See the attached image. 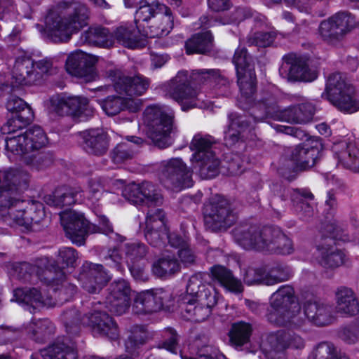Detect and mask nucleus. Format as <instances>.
Listing matches in <instances>:
<instances>
[{
  "label": "nucleus",
  "instance_id": "obj_8",
  "mask_svg": "<svg viewBox=\"0 0 359 359\" xmlns=\"http://www.w3.org/2000/svg\"><path fill=\"white\" fill-rule=\"evenodd\" d=\"M174 113L159 105H151L144 111V123L147 137L158 147L164 149L171 144L170 133L173 131Z\"/></svg>",
  "mask_w": 359,
  "mask_h": 359
},
{
  "label": "nucleus",
  "instance_id": "obj_56",
  "mask_svg": "<svg viewBox=\"0 0 359 359\" xmlns=\"http://www.w3.org/2000/svg\"><path fill=\"white\" fill-rule=\"evenodd\" d=\"M252 332V327L249 323L238 322L232 325L229 332L231 344L236 348L241 347L248 343Z\"/></svg>",
  "mask_w": 359,
  "mask_h": 359
},
{
  "label": "nucleus",
  "instance_id": "obj_53",
  "mask_svg": "<svg viewBox=\"0 0 359 359\" xmlns=\"http://www.w3.org/2000/svg\"><path fill=\"white\" fill-rule=\"evenodd\" d=\"M213 143L214 140L210 136L201 134L195 135L190 144L191 149L195 151L191 161L201 160L203 157L213 154L211 150Z\"/></svg>",
  "mask_w": 359,
  "mask_h": 359
},
{
  "label": "nucleus",
  "instance_id": "obj_57",
  "mask_svg": "<svg viewBox=\"0 0 359 359\" xmlns=\"http://www.w3.org/2000/svg\"><path fill=\"white\" fill-rule=\"evenodd\" d=\"M6 108L11 115L19 116L24 121H32L34 118L32 108L18 97H11L7 102Z\"/></svg>",
  "mask_w": 359,
  "mask_h": 359
},
{
  "label": "nucleus",
  "instance_id": "obj_17",
  "mask_svg": "<svg viewBox=\"0 0 359 359\" xmlns=\"http://www.w3.org/2000/svg\"><path fill=\"white\" fill-rule=\"evenodd\" d=\"M289 347L301 349L304 341L297 334L278 331L268 336L263 351L267 359H286L285 351Z\"/></svg>",
  "mask_w": 359,
  "mask_h": 359
},
{
  "label": "nucleus",
  "instance_id": "obj_12",
  "mask_svg": "<svg viewBox=\"0 0 359 359\" xmlns=\"http://www.w3.org/2000/svg\"><path fill=\"white\" fill-rule=\"evenodd\" d=\"M325 229L329 236L326 238L322 237L320 241L317 242L316 259L323 268H337L346 260L345 252L334 245V240L339 238V228L334 224H330L326 225Z\"/></svg>",
  "mask_w": 359,
  "mask_h": 359
},
{
  "label": "nucleus",
  "instance_id": "obj_48",
  "mask_svg": "<svg viewBox=\"0 0 359 359\" xmlns=\"http://www.w3.org/2000/svg\"><path fill=\"white\" fill-rule=\"evenodd\" d=\"M192 162L193 169L196 170L203 179H210L217 175L220 162L214 154H210L201 160Z\"/></svg>",
  "mask_w": 359,
  "mask_h": 359
},
{
  "label": "nucleus",
  "instance_id": "obj_24",
  "mask_svg": "<svg viewBox=\"0 0 359 359\" xmlns=\"http://www.w3.org/2000/svg\"><path fill=\"white\" fill-rule=\"evenodd\" d=\"M50 102L52 109L60 116L71 115L81 118L93 112L89 107L88 100L84 97L54 95Z\"/></svg>",
  "mask_w": 359,
  "mask_h": 359
},
{
  "label": "nucleus",
  "instance_id": "obj_61",
  "mask_svg": "<svg viewBox=\"0 0 359 359\" xmlns=\"http://www.w3.org/2000/svg\"><path fill=\"white\" fill-rule=\"evenodd\" d=\"M61 320L68 332L76 334L78 331V326L82 324L83 317L81 318L79 310L76 308H71L62 313Z\"/></svg>",
  "mask_w": 359,
  "mask_h": 359
},
{
  "label": "nucleus",
  "instance_id": "obj_49",
  "mask_svg": "<svg viewBox=\"0 0 359 359\" xmlns=\"http://www.w3.org/2000/svg\"><path fill=\"white\" fill-rule=\"evenodd\" d=\"M313 114V107L310 104L304 103L285 109L283 116L287 122L306 123L312 118Z\"/></svg>",
  "mask_w": 359,
  "mask_h": 359
},
{
  "label": "nucleus",
  "instance_id": "obj_6",
  "mask_svg": "<svg viewBox=\"0 0 359 359\" xmlns=\"http://www.w3.org/2000/svg\"><path fill=\"white\" fill-rule=\"evenodd\" d=\"M5 141L9 158L11 154L19 156L27 165L38 170L53 163L50 154L39 151L47 143L46 135L40 126H32L22 134L6 137Z\"/></svg>",
  "mask_w": 359,
  "mask_h": 359
},
{
  "label": "nucleus",
  "instance_id": "obj_50",
  "mask_svg": "<svg viewBox=\"0 0 359 359\" xmlns=\"http://www.w3.org/2000/svg\"><path fill=\"white\" fill-rule=\"evenodd\" d=\"M159 23L148 27L146 36L148 38L161 37L168 35L173 28V17L170 8L168 12H161L158 15Z\"/></svg>",
  "mask_w": 359,
  "mask_h": 359
},
{
  "label": "nucleus",
  "instance_id": "obj_26",
  "mask_svg": "<svg viewBox=\"0 0 359 359\" xmlns=\"http://www.w3.org/2000/svg\"><path fill=\"white\" fill-rule=\"evenodd\" d=\"M131 289L127 281L120 279L111 283L104 304L111 313L121 316L130 306Z\"/></svg>",
  "mask_w": 359,
  "mask_h": 359
},
{
  "label": "nucleus",
  "instance_id": "obj_40",
  "mask_svg": "<svg viewBox=\"0 0 359 359\" xmlns=\"http://www.w3.org/2000/svg\"><path fill=\"white\" fill-rule=\"evenodd\" d=\"M150 339V334L144 325H135L130 329V334L125 341L126 352L131 355L139 353L140 348Z\"/></svg>",
  "mask_w": 359,
  "mask_h": 359
},
{
  "label": "nucleus",
  "instance_id": "obj_29",
  "mask_svg": "<svg viewBox=\"0 0 359 359\" xmlns=\"http://www.w3.org/2000/svg\"><path fill=\"white\" fill-rule=\"evenodd\" d=\"M43 282L55 293L60 300L67 301L76 292V287L65 279V273L52 262L50 268L45 271Z\"/></svg>",
  "mask_w": 359,
  "mask_h": 359
},
{
  "label": "nucleus",
  "instance_id": "obj_62",
  "mask_svg": "<svg viewBox=\"0 0 359 359\" xmlns=\"http://www.w3.org/2000/svg\"><path fill=\"white\" fill-rule=\"evenodd\" d=\"M337 354L334 346L327 341L317 344L310 353L308 359H333Z\"/></svg>",
  "mask_w": 359,
  "mask_h": 359
},
{
  "label": "nucleus",
  "instance_id": "obj_3",
  "mask_svg": "<svg viewBox=\"0 0 359 359\" xmlns=\"http://www.w3.org/2000/svg\"><path fill=\"white\" fill-rule=\"evenodd\" d=\"M215 83L226 86L229 84L227 78L217 69L193 70L190 75L187 72H179L171 81L168 94L170 97L180 104L183 111L194 107H202L199 94L191 85Z\"/></svg>",
  "mask_w": 359,
  "mask_h": 359
},
{
  "label": "nucleus",
  "instance_id": "obj_25",
  "mask_svg": "<svg viewBox=\"0 0 359 359\" xmlns=\"http://www.w3.org/2000/svg\"><path fill=\"white\" fill-rule=\"evenodd\" d=\"M111 278L102 264L86 261L81 267L78 279L86 291L94 294L99 292Z\"/></svg>",
  "mask_w": 359,
  "mask_h": 359
},
{
  "label": "nucleus",
  "instance_id": "obj_59",
  "mask_svg": "<svg viewBox=\"0 0 359 359\" xmlns=\"http://www.w3.org/2000/svg\"><path fill=\"white\" fill-rule=\"evenodd\" d=\"M79 258L77 251L71 247H62L59 249L57 255V261L50 259L60 269L65 267H75Z\"/></svg>",
  "mask_w": 359,
  "mask_h": 359
},
{
  "label": "nucleus",
  "instance_id": "obj_34",
  "mask_svg": "<svg viewBox=\"0 0 359 359\" xmlns=\"http://www.w3.org/2000/svg\"><path fill=\"white\" fill-rule=\"evenodd\" d=\"M304 311L307 320L318 326H325L331 322V307L316 297L304 303Z\"/></svg>",
  "mask_w": 359,
  "mask_h": 359
},
{
  "label": "nucleus",
  "instance_id": "obj_41",
  "mask_svg": "<svg viewBox=\"0 0 359 359\" xmlns=\"http://www.w3.org/2000/svg\"><path fill=\"white\" fill-rule=\"evenodd\" d=\"M213 48V36L210 32L198 33L193 35L185 43V50L188 55L206 54Z\"/></svg>",
  "mask_w": 359,
  "mask_h": 359
},
{
  "label": "nucleus",
  "instance_id": "obj_58",
  "mask_svg": "<svg viewBox=\"0 0 359 359\" xmlns=\"http://www.w3.org/2000/svg\"><path fill=\"white\" fill-rule=\"evenodd\" d=\"M292 276L291 269L281 264L266 267V285H273L287 280Z\"/></svg>",
  "mask_w": 359,
  "mask_h": 359
},
{
  "label": "nucleus",
  "instance_id": "obj_39",
  "mask_svg": "<svg viewBox=\"0 0 359 359\" xmlns=\"http://www.w3.org/2000/svg\"><path fill=\"white\" fill-rule=\"evenodd\" d=\"M126 142L116 145L111 152V158L115 163H121L134 158L137 147L144 143V140L136 136H127Z\"/></svg>",
  "mask_w": 359,
  "mask_h": 359
},
{
  "label": "nucleus",
  "instance_id": "obj_35",
  "mask_svg": "<svg viewBox=\"0 0 359 359\" xmlns=\"http://www.w3.org/2000/svg\"><path fill=\"white\" fill-rule=\"evenodd\" d=\"M17 301L31 305L34 308L53 306L55 302L51 295L46 294L44 290L32 288H18L14 292Z\"/></svg>",
  "mask_w": 359,
  "mask_h": 359
},
{
  "label": "nucleus",
  "instance_id": "obj_38",
  "mask_svg": "<svg viewBox=\"0 0 359 359\" xmlns=\"http://www.w3.org/2000/svg\"><path fill=\"white\" fill-rule=\"evenodd\" d=\"M83 139V147L86 152L102 155L108 149V141L105 133L101 130H89L81 133Z\"/></svg>",
  "mask_w": 359,
  "mask_h": 359
},
{
  "label": "nucleus",
  "instance_id": "obj_9",
  "mask_svg": "<svg viewBox=\"0 0 359 359\" xmlns=\"http://www.w3.org/2000/svg\"><path fill=\"white\" fill-rule=\"evenodd\" d=\"M322 97L329 100L342 112L352 114L359 110L355 88L341 73H334L328 77Z\"/></svg>",
  "mask_w": 359,
  "mask_h": 359
},
{
  "label": "nucleus",
  "instance_id": "obj_4",
  "mask_svg": "<svg viewBox=\"0 0 359 359\" xmlns=\"http://www.w3.org/2000/svg\"><path fill=\"white\" fill-rule=\"evenodd\" d=\"M88 15V9L83 4L78 2L62 4L46 15L45 32L55 43L67 42L87 24Z\"/></svg>",
  "mask_w": 359,
  "mask_h": 359
},
{
  "label": "nucleus",
  "instance_id": "obj_42",
  "mask_svg": "<svg viewBox=\"0 0 359 359\" xmlns=\"http://www.w3.org/2000/svg\"><path fill=\"white\" fill-rule=\"evenodd\" d=\"M211 274L214 279L217 280L222 286L233 293H241L243 286L241 282L235 278L231 271L220 265H216L211 268Z\"/></svg>",
  "mask_w": 359,
  "mask_h": 359
},
{
  "label": "nucleus",
  "instance_id": "obj_54",
  "mask_svg": "<svg viewBox=\"0 0 359 359\" xmlns=\"http://www.w3.org/2000/svg\"><path fill=\"white\" fill-rule=\"evenodd\" d=\"M20 196L12 190V187L2 184L0 187V211H6L7 217L10 219L11 209L15 210V212L18 207L21 205Z\"/></svg>",
  "mask_w": 359,
  "mask_h": 359
},
{
  "label": "nucleus",
  "instance_id": "obj_51",
  "mask_svg": "<svg viewBox=\"0 0 359 359\" xmlns=\"http://www.w3.org/2000/svg\"><path fill=\"white\" fill-rule=\"evenodd\" d=\"M29 174L18 169L6 170L5 185L12 187V190L20 195L28 187Z\"/></svg>",
  "mask_w": 359,
  "mask_h": 359
},
{
  "label": "nucleus",
  "instance_id": "obj_22",
  "mask_svg": "<svg viewBox=\"0 0 359 359\" xmlns=\"http://www.w3.org/2000/svg\"><path fill=\"white\" fill-rule=\"evenodd\" d=\"M98 61L97 56L76 51L70 54L66 61L67 71L86 82H91L97 78L95 65Z\"/></svg>",
  "mask_w": 359,
  "mask_h": 359
},
{
  "label": "nucleus",
  "instance_id": "obj_18",
  "mask_svg": "<svg viewBox=\"0 0 359 359\" xmlns=\"http://www.w3.org/2000/svg\"><path fill=\"white\" fill-rule=\"evenodd\" d=\"M106 76L113 82L115 91L120 95L140 96L148 90L150 85L148 78L141 74L126 76L118 69H109Z\"/></svg>",
  "mask_w": 359,
  "mask_h": 359
},
{
  "label": "nucleus",
  "instance_id": "obj_45",
  "mask_svg": "<svg viewBox=\"0 0 359 359\" xmlns=\"http://www.w3.org/2000/svg\"><path fill=\"white\" fill-rule=\"evenodd\" d=\"M168 7L161 4L158 0H141L135 12V21L147 22L151 18L158 15L161 12H168Z\"/></svg>",
  "mask_w": 359,
  "mask_h": 359
},
{
  "label": "nucleus",
  "instance_id": "obj_14",
  "mask_svg": "<svg viewBox=\"0 0 359 359\" xmlns=\"http://www.w3.org/2000/svg\"><path fill=\"white\" fill-rule=\"evenodd\" d=\"M203 214L206 226L213 231L230 227L237 218L228 201L222 196L212 198L205 206Z\"/></svg>",
  "mask_w": 359,
  "mask_h": 359
},
{
  "label": "nucleus",
  "instance_id": "obj_20",
  "mask_svg": "<svg viewBox=\"0 0 359 359\" xmlns=\"http://www.w3.org/2000/svg\"><path fill=\"white\" fill-rule=\"evenodd\" d=\"M16 211L11 209L10 219L14 223L25 226L27 229L38 231L45 217L43 205L37 201L27 202L22 200Z\"/></svg>",
  "mask_w": 359,
  "mask_h": 359
},
{
  "label": "nucleus",
  "instance_id": "obj_15",
  "mask_svg": "<svg viewBox=\"0 0 359 359\" xmlns=\"http://www.w3.org/2000/svg\"><path fill=\"white\" fill-rule=\"evenodd\" d=\"M100 302L92 303L90 311L83 316L82 325L89 327L94 334L116 339L119 336L118 325L114 319L102 310Z\"/></svg>",
  "mask_w": 359,
  "mask_h": 359
},
{
  "label": "nucleus",
  "instance_id": "obj_46",
  "mask_svg": "<svg viewBox=\"0 0 359 359\" xmlns=\"http://www.w3.org/2000/svg\"><path fill=\"white\" fill-rule=\"evenodd\" d=\"M313 194L306 189L294 190L291 194V200L297 213L303 219H306L313 215V207L309 201L313 199Z\"/></svg>",
  "mask_w": 359,
  "mask_h": 359
},
{
  "label": "nucleus",
  "instance_id": "obj_16",
  "mask_svg": "<svg viewBox=\"0 0 359 359\" xmlns=\"http://www.w3.org/2000/svg\"><path fill=\"white\" fill-rule=\"evenodd\" d=\"M295 304L293 287L289 285L280 287L270 297V308L266 314L268 321L274 325L285 324L286 312Z\"/></svg>",
  "mask_w": 359,
  "mask_h": 359
},
{
  "label": "nucleus",
  "instance_id": "obj_36",
  "mask_svg": "<svg viewBox=\"0 0 359 359\" xmlns=\"http://www.w3.org/2000/svg\"><path fill=\"white\" fill-rule=\"evenodd\" d=\"M114 41L126 48L135 49L146 46L147 40L144 35H141L137 27L130 25L120 26L114 32Z\"/></svg>",
  "mask_w": 359,
  "mask_h": 359
},
{
  "label": "nucleus",
  "instance_id": "obj_32",
  "mask_svg": "<svg viewBox=\"0 0 359 359\" xmlns=\"http://www.w3.org/2000/svg\"><path fill=\"white\" fill-rule=\"evenodd\" d=\"M319 151L317 142L315 145L304 142L297 146L290 156L294 171L302 172L312 168L318 157Z\"/></svg>",
  "mask_w": 359,
  "mask_h": 359
},
{
  "label": "nucleus",
  "instance_id": "obj_2",
  "mask_svg": "<svg viewBox=\"0 0 359 359\" xmlns=\"http://www.w3.org/2000/svg\"><path fill=\"white\" fill-rule=\"evenodd\" d=\"M236 242L246 250L287 255L294 252L292 240L272 226L241 225L233 230Z\"/></svg>",
  "mask_w": 359,
  "mask_h": 359
},
{
  "label": "nucleus",
  "instance_id": "obj_43",
  "mask_svg": "<svg viewBox=\"0 0 359 359\" xmlns=\"http://www.w3.org/2000/svg\"><path fill=\"white\" fill-rule=\"evenodd\" d=\"M337 312L354 316L359 312V304L353 292L348 288L341 287L337 292Z\"/></svg>",
  "mask_w": 359,
  "mask_h": 359
},
{
  "label": "nucleus",
  "instance_id": "obj_11",
  "mask_svg": "<svg viewBox=\"0 0 359 359\" xmlns=\"http://www.w3.org/2000/svg\"><path fill=\"white\" fill-rule=\"evenodd\" d=\"M57 73L53 61L44 58L34 62L30 58L18 59L13 67V77L20 85H32L44 75L49 76Z\"/></svg>",
  "mask_w": 359,
  "mask_h": 359
},
{
  "label": "nucleus",
  "instance_id": "obj_37",
  "mask_svg": "<svg viewBox=\"0 0 359 359\" xmlns=\"http://www.w3.org/2000/svg\"><path fill=\"white\" fill-rule=\"evenodd\" d=\"M81 41L90 46L109 48L114 43L113 33L102 26L90 27L81 35Z\"/></svg>",
  "mask_w": 359,
  "mask_h": 359
},
{
  "label": "nucleus",
  "instance_id": "obj_64",
  "mask_svg": "<svg viewBox=\"0 0 359 359\" xmlns=\"http://www.w3.org/2000/svg\"><path fill=\"white\" fill-rule=\"evenodd\" d=\"M266 267L248 268L243 274L244 282L249 285H265Z\"/></svg>",
  "mask_w": 359,
  "mask_h": 359
},
{
  "label": "nucleus",
  "instance_id": "obj_31",
  "mask_svg": "<svg viewBox=\"0 0 359 359\" xmlns=\"http://www.w3.org/2000/svg\"><path fill=\"white\" fill-rule=\"evenodd\" d=\"M337 165L359 173V147L354 142L341 141L332 147Z\"/></svg>",
  "mask_w": 359,
  "mask_h": 359
},
{
  "label": "nucleus",
  "instance_id": "obj_21",
  "mask_svg": "<svg viewBox=\"0 0 359 359\" xmlns=\"http://www.w3.org/2000/svg\"><path fill=\"white\" fill-rule=\"evenodd\" d=\"M121 251H124L126 262L129 264H136L142 259L146 255L147 250L145 245L137 242L128 243L121 247L109 249L104 257L106 264L118 271H121L124 262Z\"/></svg>",
  "mask_w": 359,
  "mask_h": 359
},
{
  "label": "nucleus",
  "instance_id": "obj_23",
  "mask_svg": "<svg viewBox=\"0 0 359 359\" xmlns=\"http://www.w3.org/2000/svg\"><path fill=\"white\" fill-rule=\"evenodd\" d=\"M170 300L171 294L162 288L144 290L135 297L133 311L137 315L156 312Z\"/></svg>",
  "mask_w": 359,
  "mask_h": 359
},
{
  "label": "nucleus",
  "instance_id": "obj_30",
  "mask_svg": "<svg viewBox=\"0 0 359 359\" xmlns=\"http://www.w3.org/2000/svg\"><path fill=\"white\" fill-rule=\"evenodd\" d=\"M279 73L283 78L290 81H311L316 78V74L311 72L306 63L293 54L284 56Z\"/></svg>",
  "mask_w": 359,
  "mask_h": 359
},
{
  "label": "nucleus",
  "instance_id": "obj_7",
  "mask_svg": "<svg viewBox=\"0 0 359 359\" xmlns=\"http://www.w3.org/2000/svg\"><path fill=\"white\" fill-rule=\"evenodd\" d=\"M103 191L101 179L93 178L88 181V189L86 191L80 187H58L51 194L46 195L43 200L47 205L57 208L82 203L86 200L94 205L100 200Z\"/></svg>",
  "mask_w": 359,
  "mask_h": 359
},
{
  "label": "nucleus",
  "instance_id": "obj_52",
  "mask_svg": "<svg viewBox=\"0 0 359 359\" xmlns=\"http://www.w3.org/2000/svg\"><path fill=\"white\" fill-rule=\"evenodd\" d=\"M180 271V264L178 260L170 256H166L159 259L154 263L152 271L159 278H168Z\"/></svg>",
  "mask_w": 359,
  "mask_h": 359
},
{
  "label": "nucleus",
  "instance_id": "obj_47",
  "mask_svg": "<svg viewBox=\"0 0 359 359\" xmlns=\"http://www.w3.org/2000/svg\"><path fill=\"white\" fill-rule=\"evenodd\" d=\"M43 359H77V353L73 346L57 340L41 351Z\"/></svg>",
  "mask_w": 359,
  "mask_h": 359
},
{
  "label": "nucleus",
  "instance_id": "obj_27",
  "mask_svg": "<svg viewBox=\"0 0 359 359\" xmlns=\"http://www.w3.org/2000/svg\"><path fill=\"white\" fill-rule=\"evenodd\" d=\"M51 261L48 257H40L29 262H14L6 264L7 272L11 277L23 282L29 281L33 276L43 281L45 271L50 268Z\"/></svg>",
  "mask_w": 359,
  "mask_h": 359
},
{
  "label": "nucleus",
  "instance_id": "obj_33",
  "mask_svg": "<svg viewBox=\"0 0 359 359\" xmlns=\"http://www.w3.org/2000/svg\"><path fill=\"white\" fill-rule=\"evenodd\" d=\"M99 103L104 113L111 116L124 110L137 112L140 110L142 105L140 99L126 98L118 95L108 96L100 100Z\"/></svg>",
  "mask_w": 359,
  "mask_h": 359
},
{
  "label": "nucleus",
  "instance_id": "obj_63",
  "mask_svg": "<svg viewBox=\"0 0 359 359\" xmlns=\"http://www.w3.org/2000/svg\"><path fill=\"white\" fill-rule=\"evenodd\" d=\"M162 336L163 339L159 342L158 346L176 354L179 341V336L176 331L172 328H167L163 331Z\"/></svg>",
  "mask_w": 359,
  "mask_h": 359
},
{
  "label": "nucleus",
  "instance_id": "obj_55",
  "mask_svg": "<svg viewBox=\"0 0 359 359\" xmlns=\"http://www.w3.org/2000/svg\"><path fill=\"white\" fill-rule=\"evenodd\" d=\"M55 327L52 322L47 319H39L32 322L29 325L31 337L39 343H43L54 332Z\"/></svg>",
  "mask_w": 359,
  "mask_h": 359
},
{
  "label": "nucleus",
  "instance_id": "obj_19",
  "mask_svg": "<svg viewBox=\"0 0 359 359\" xmlns=\"http://www.w3.org/2000/svg\"><path fill=\"white\" fill-rule=\"evenodd\" d=\"M60 217L67 236L74 243L83 244L87 234L95 231L96 226L90 224L83 213L69 210L60 212Z\"/></svg>",
  "mask_w": 359,
  "mask_h": 359
},
{
  "label": "nucleus",
  "instance_id": "obj_13",
  "mask_svg": "<svg viewBox=\"0 0 359 359\" xmlns=\"http://www.w3.org/2000/svg\"><path fill=\"white\" fill-rule=\"evenodd\" d=\"M160 180L168 189L179 191L193 185L191 172L180 158L161 163Z\"/></svg>",
  "mask_w": 359,
  "mask_h": 359
},
{
  "label": "nucleus",
  "instance_id": "obj_10",
  "mask_svg": "<svg viewBox=\"0 0 359 359\" xmlns=\"http://www.w3.org/2000/svg\"><path fill=\"white\" fill-rule=\"evenodd\" d=\"M358 25L355 15L348 12H338L318 26V36L329 44H337Z\"/></svg>",
  "mask_w": 359,
  "mask_h": 359
},
{
  "label": "nucleus",
  "instance_id": "obj_5",
  "mask_svg": "<svg viewBox=\"0 0 359 359\" xmlns=\"http://www.w3.org/2000/svg\"><path fill=\"white\" fill-rule=\"evenodd\" d=\"M207 273L192 275L187 285V294L182 298V315L188 320L199 323L210 315L218 301L219 294L206 283Z\"/></svg>",
  "mask_w": 359,
  "mask_h": 359
},
{
  "label": "nucleus",
  "instance_id": "obj_44",
  "mask_svg": "<svg viewBox=\"0 0 359 359\" xmlns=\"http://www.w3.org/2000/svg\"><path fill=\"white\" fill-rule=\"evenodd\" d=\"M229 119V128L224 132V142L226 146L231 147L238 142L241 133L249 126V121L235 113L230 114Z\"/></svg>",
  "mask_w": 359,
  "mask_h": 359
},
{
  "label": "nucleus",
  "instance_id": "obj_28",
  "mask_svg": "<svg viewBox=\"0 0 359 359\" xmlns=\"http://www.w3.org/2000/svg\"><path fill=\"white\" fill-rule=\"evenodd\" d=\"M123 195L128 201L137 205L146 202L147 204L157 205L163 202L161 194L149 182L130 184L124 189Z\"/></svg>",
  "mask_w": 359,
  "mask_h": 359
},
{
  "label": "nucleus",
  "instance_id": "obj_60",
  "mask_svg": "<svg viewBox=\"0 0 359 359\" xmlns=\"http://www.w3.org/2000/svg\"><path fill=\"white\" fill-rule=\"evenodd\" d=\"M151 222L149 220L148 227H145L144 236L151 245L161 247L164 245L168 233L167 226L164 229L151 227Z\"/></svg>",
  "mask_w": 359,
  "mask_h": 359
},
{
  "label": "nucleus",
  "instance_id": "obj_1",
  "mask_svg": "<svg viewBox=\"0 0 359 359\" xmlns=\"http://www.w3.org/2000/svg\"><path fill=\"white\" fill-rule=\"evenodd\" d=\"M233 62L241 92L238 99L239 107L245 110H250V114L256 121L272 116L277 108L276 98L272 93L264 91L255 100L253 98L256 90V75L252 58L246 48H238L236 50Z\"/></svg>",
  "mask_w": 359,
  "mask_h": 359
}]
</instances>
